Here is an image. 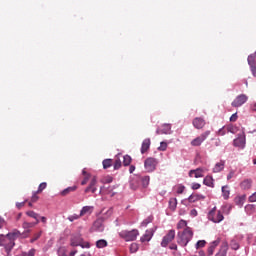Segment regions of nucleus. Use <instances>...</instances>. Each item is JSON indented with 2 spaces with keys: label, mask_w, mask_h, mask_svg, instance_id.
<instances>
[{
  "label": "nucleus",
  "mask_w": 256,
  "mask_h": 256,
  "mask_svg": "<svg viewBox=\"0 0 256 256\" xmlns=\"http://www.w3.org/2000/svg\"><path fill=\"white\" fill-rule=\"evenodd\" d=\"M193 228L186 227L182 232H178L177 234V243L181 247H187L190 241L193 239Z\"/></svg>",
  "instance_id": "1"
},
{
  "label": "nucleus",
  "mask_w": 256,
  "mask_h": 256,
  "mask_svg": "<svg viewBox=\"0 0 256 256\" xmlns=\"http://www.w3.org/2000/svg\"><path fill=\"white\" fill-rule=\"evenodd\" d=\"M225 209H227V205L222 206V211L221 210L217 211V207H213L208 212L209 221H212V223H221V221L225 219V216H223V213H225Z\"/></svg>",
  "instance_id": "2"
},
{
  "label": "nucleus",
  "mask_w": 256,
  "mask_h": 256,
  "mask_svg": "<svg viewBox=\"0 0 256 256\" xmlns=\"http://www.w3.org/2000/svg\"><path fill=\"white\" fill-rule=\"evenodd\" d=\"M70 245H71V247H81L82 249H90L91 248V244H89V242H85V240H83V237L81 236V234L72 235V237L70 239Z\"/></svg>",
  "instance_id": "3"
},
{
  "label": "nucleus",
  "mask_w": 256,
  "mask_h": 256,
  "mask_svg": "<svg viewBox=\"0 0 256 256\" xmlns=\"http://www.w3.org/2000/svg\"><path fill=\"white\" fill-rule=\"evenodd\" d=\"M119 237L124 239V241H135L137 237H139V230L132 229V230H122L119 232Z\"/></svg>",
  "instance_id": "4"
},
{
  "label": "nucleus",
  "mask_w": 256,
  "mask_h": 256,
  "mask_svg": "<svg viewBox=\"0 0 256 256\" xmlns=\"http://www.w3.org/2000/svg\"><path fill=\"white\" fill-rule=\"evenodd\" d=\"M157 165H159L157 158L148 157L144 161V169L147 171V173H153V171L157 169Z\"/></svg>",
  "instance_id": "5"
},
{
  "label": "nucleus",
  "mask_w": 256,
  "mask_h": 256,
  "mask_svg": "<svg viewBox=\"0 0 256 256\" xmlns=\"http://www.w3.org/2000/svg\"><path fill=\"white\" fill-rule=\"evenodd\" d=\"M211 135V131L207 130L206 132L202 133L200 136L196 137L191 141L192 147H199Z\"/></svg>",
  "instance_id": "6"
},
{
  "label": "nucleus",
  "mask_w": 256,
  "mask_h": 256,
  "mask_svg": "<svg viewBox=\"0 0 256 256\" xmlns=\"http://www.w3.org/2000/svg\"><path fill=\"white\" fill-rule=\"evenodd\" d=\"M175 239V230L171 229L168 233L163 236L161 241V247H167Z\"/></svg>",
  "instance_id": "7"
},
{
  "label": "nucleus",
  "mask_w": 256,
  "mask_h": 256,
  "mask_svg": "<svg viewBox=\"0 0 256 256\" xmlns=\"http://www.w3.org/2000/svg\"><path fill=\"white\" fill-rule=\"evenodd\" d=\"M249 97L245 94L238 95L232 102V107H241L247 103Z\"/></svg>",
  "instance_id": "8"
},
{
  "label": "nucleus",
  "mask_w": 256,
  "mask_h": 256,
  "mask_svg": "<svg viewBox=\"0 0 256 256\" xmlns=\"http://www.w3.org/2000/svg\"><path fill=\"white\" fill-rule=\"evenodd\" d=\"M21 236V231L14 229L12 232H9L8 234L4 235V241L5 239H8L9 243H15L17 239Z\"/></svg>",
  "instance_id": "9"
},
{
  "label": "nucleus",
  "mask_w": 256,
  "mask_h": 256,
  "mask_svg": "<svg viewBox=\"0 0 256 256\" xmlns=\"http://www.w3.org/2000/svg\"><path fill=\"white\" fill-rule=\"evenodd\" d=\"M203 199H205L203 194H191L187 199L182 200V205L187 206V201H189V203H196V201H201Z\"/></svg>",
  "instance_id": "10"
},
{
  "label": "nucleus",
  "mask_w": 256,
  "mask_h": 256,
  "mask_svg": "<svg viewBox=\"0 0 256 256\" xmlns=\"http://www.w3.org/2000/svg\"><path fill=\"white\" fill-rule=\"evenodd\" d=\"M85 193H97V176H93L89 185L84 190Z\"/></svg>",
  "instance_id": "11"
},
{
  "label": "nucleus",
  "mask_w": 256,
  "mask_h": 256,
  "mask_svg": "<svg viewBox=\"0 0 256 256\" xmlns=\"http://www.w3.org/2000/svg\"><path fill=\"white\" fill-rule=\"evenodd\" d=\"M245 143H246L245 133L238 135V137L235 138L233 141L234 147H241L242 149L245 148Z\"/></svg>",
  "instance_id": "12"
},
{
  "label": "nucleus",
  "mask_w": 256,
  "mask_h": 256,
  "mask_svg": "<svg viewBox=\"0 0 256 256\" xmlns=\"http://www.w3.org/2000/svg\"><path fill=\"white\" fill-rule=\"evenodd\" d=\"M156 135H171V124H163L161 128H157Z\"/></svg>",
  "instance_id": "13"
},
{
  "label": "nucleus",
  "mask_w": 256,
  "mask_h": 256,
  "mask_svg": "<svg viewBox=\"0 0 256 256\" xmlns=\"http://www.w3.org/2000/svg\"><path fill=\"white\" fill-rule=\"evenodd\" d=\"M154 233H155V230H153V228L146 230L144 235L140 238L141 243L151 241V239H153Z\"/></svg>",
  "instance_id": "14"
},
{
  "label": "nucleus",
  "mask_w": 256,
  "mask_h": 256,
  "mask_svg": "<svg viewBox=\"0 0 256 256\" xmlns=\"http://www.w3.org/2000/svg\"><path fill=\"white\" fill-rule=\"evenodd\" d=\"M92 231H96L97 233H103L105 231V226H103V220H96L93 223Z\"/></svg>",
  "instance_id": "15"
},
{
  "label": "nucleus",
  "mask_w": 256,
  "mask_h": 256,
  "mask_svg": "<svg viewBox=\"0 0 256 256\" xmlns=\"http://www.w3.org/2000/svg\"><path fill=\"white\" fill-rule=\"evenodd\" d=\"M227 251H229V242H227V240H224L222 242L219 252L216 253L215 256H227Z\"/></svg>",
  "instance_id": "16"
},
{
  "label": "nucleus",
  "mask_w": 256,
  "mask_h": 256,
  "mask_svg": "<svg viewBox=\"0 0 256 256\" xmlns=\"http://www.w3.org/2000/svg\"><path fill=\"white\" fill-rule=\"evenodd\" d=\"M219 243H221V238H217L210 243V246L208 247V256H211L213 253H215V249L219 246Z\"/></svg>",
  "instance_id": "17"
},
{
  "label": "nucleus",
  "mask_w": 256,
  "mask_h": 256,
  "mask_svg": "<svg viewBox=\"0 0 256 256\" xmlns=\"http://www.w3.org/2000/svg\"><path fill=\"white\" fill-rule=\"evenodd\" d=\"M205 120L203 118H199L196 117L193 121H192V125L193 127H195V129H203V127H205Z\"/></svg>",
  "instance_id": "18"
},
{
  "label": "nucleus",
  "mask_w": 256,
  "mask_h": 256,
  "mask_svg": "<svg viewBox=\"0 0 256 256\" xmlns=\"http://www.w3.org/2000/svg\"><path fill=\"white\" fill-rule=\"evenodd\" d=\"M151 147V139L146 138L143 140L142 145H141V153L142 155H145V153H147V151H149V148Z\"/></svg>",
  "instance_id": "19"
},
{
  "label": "nucleus",
  "mask_w": 256,
  "mask_h": 256,
  "mask_svg": "<svg viewBox=\"0 0 256 256\" xmlns=\"http://www.w3.org/2000/svg\"><path fill=\"white\" fill-rule=\"evenodd\" d=\"M137 181L141 182L142 187L146 189V187H149V182L151 181V178L149 176H137Z\"/></svg>",
  "instance_id": "20"
},
{
  "label": "nucleus",
  "mask_w": 256,
  "mask_h": 256,
  "mask_svg": "<svg viewBox=\"0 0 256 256\" xmlns=\"http://www.w3.org/2000/svg\"><path fill=\"white\" fill-rule=\"evenodd\" d=\"M225 169V160H220V162H217L215 166L213 167L212 171L213 173H221Z\"/></svg>",
  "instance_id": "21"
},
{
  "label": "nucleus",
  "mask_w": 256,
  "mask_h": 256,
  "mask_svg": "<svg viewBox=\"0 0 256 256\" xmlns=\"http://www.w3.org/2000/svg\"><path fill=\"white\" fill-rule=\"evenodd\" d=\"M239 236H235L233 239L230 241V247L233 251H239V248L241 247L239 245Z\"/></svg>",
  "instance_id": "22"
},
{
  "label": "nucleus",
  "mask_w": 256,
  "mask_h": 256,
  "mask_svg": "<svg viewBox=\"0 0 256 256\" xmlns=\"http://www.w3.org/2000/svg\"><path fill=\"white\" fill-rule=\"evenodd\" d=\"M1 247H4L7 255H11V251H13V247H15V242L5 243V240H4L3 245H1Z\"/></svg>",
  "instance_id": "23"
},
{
  "label": "nucleus",
  "mask_w": 256,
  "mask_h": 256,
  "mask_svg": "<svg viewBox=\"0 0 256 256\" xmlns=\"http://www.w3.org/2000/svg\"><path fill=\"white\" fill-rule=\"evenodd\" d=\"M193 173H194L195 179H199V178L203 177V168H197L195 170H190L189 177H192Z\"/></svg>",
  "instance_id": "24"
},
{
  "label": "nucleus",
  "mask_w": 256,
  "mask_h": 256,
  "mask_svg": "<svg viewBox=\"0 0 256 256\" xmlns=\"http://www.w3.org/2000/svg\"><path fill=\"white\" fill-rule=\"evenodd\" d=\"M215 180L213 179V176H206L203 179V185H206V187H215Z\"/></svg>",
  "instance_id": "25"
},
{
  "label": "nucleus",
  "mask_w": 256,
  "mask_h": 256,
  "mask_svg": "<svg viewBox=\"0 0 256 256\" xmlns=\"http://www.w3.org/2000/svg\"><path fill=\"white\" fill-rule=\"evenodd\" d=\"M93 209H95L93 206H84L80 210V216L83 217L84 215H91L93 213Z\"/></svg>",
  "instance_id": "26"
},
{
  "label": "nucleus",
  "mask_w": 256,
  "mask_h": 256,
  "mask_svg": "<svg viewBox=\"0 0 256 256\" xmlns=\"http://www.w3.org/2000/svg\"><path fill=\"white\" fill-rule=\"evenodd\" d=\"M75 191H77V186H75V185L74 186H70V187L62 190L60 192V195H62V197H67V195H69V193H73Z\"/></svg>",
  "instance_id": "27"
},
{
  "label": "nucleus",
  "mask_w": 256,
  "mask_h": 256,
  "mask_svg": "<svg viewBox=\"0 0 256 256\" xmlns=\"http://www.w3.org/2000/svg\"><path fill=\"white\" fill-rule=\"evenodd\" d=\"M35 225H37L35 222H23L22 227L25 229L24 233H31L30 229L35 227Z\"/></svg>",
  "instance_id": "28"
},
{
  "label": "nucleus",
  "mask_w": 256,
  "mask_h": 256,
  "mask_svg": "<svg viewBox=\"0 0 256 256\" xmlns=\"http://www.w3.org/2000/svg\"><path fill=\"white\" fill-rule=\"evenodd\" d=\"M26 215L28 216V217H31L32 219H35V221L36 222H34V223H36V225H39V214L38 213H36L35 211H33V210H30V211H27L26 212Z\"/></svg>",
  "instance_id": "29"
},
{
  "label": "nucleus",
  "mask_w": 256,
  "mask_h": 256,
  "mask_svg": "<svg viewBox=\"0 0 256 256\" xmlns=\"http://www.w3.org/2000/svg\"><path fill=\"white\" fill-rule=\"evenodd\" d=\"M255 59H256V51L254 53L250 54L247 58L249 67H253L256 65Z\"/></svg>",
  "instance_id": "30"
},
{
  "label": "nucleus",
  "mask_w": 256,
  "mask_h": 256,
  "mask_svg": "<svg viewBox=\"0 0 256 256\" xmlns=\"http://www.w3.org/2000/svg\"><path fill=\"white\" fill-rule=\"evenodd\" d=\"M231 195V191L229 190V186H222V197L225 201L229 199V196Z\"/></svg>",
  "instance_id": "31"
},
{
  "label": "nucleus",
  "mask_w": 256,
  "mask_h": 256,
  "mask_svg": "<svg viewBox=\"0 0 256 256\" xmlns=\"http://www.w3.org/2000/svg\"><path fill=\"white\" fill-rule=\"evenodd\" d=\"M252 183L253 181H251L250 179H246L240 183V187L241 189H244V191H247V189L251 187Z\"/></svg>",
  "instance_id": "32"
},
{
  "label": "nucleus",
  "mask_w": 256,
  "mask_h": 256,
  "mask_svg": "<svg viewBox=\"0 0 256 256\" xmlns=\"http://www.w3.org/2000/svg\"><path fill=\"white\" fill-rule=\"evenodd\" d=\"M108 245L109 243L105 239H100L96 241L97 249H105V247H107Z\"/></svg>",
  "instance_id": "33"
},
{
  "label": "nucleus",
  "mask_w": 256,
  "mask_h": 256,
  "mask_svg": "<svg viewBox=\"0 0 256 256\" xmlns=\"http://www.w3.org/2000/svg\"><path fill=\"white\" fill-rule=\"evenodd\" d=\"M234 203L238 207H243V205L245 204V196H237V197H235Z\"/></svg>",
  "instance_id": "34"
},
{
  "label": "nucleus",
  "mask_w": 256,
  "mask_h": 256,
  "mask_svg": "<svg viewBox=\"0 0 256 256\" xmlns=\"http://www.w3.org/2000/svg\"><path fill=\"white\" fill-rule=\"evenodd\" d=\"M103 169H109L113 165V159H104L102 162Z\"/></svg>",
  "instance_id": "35"
},
{
  "label": "nucleus",
  "mask_w": 256,
  "mask_h": 256,
  "mask_svg": "<svg viewBox=\"0 0 256 256\" xmlns=\"http://www.w3.org/2000/svg\"><path fill=\"white\" fill-rule=\"evenodd\" d=\"M169 207L170 209H172V211H175L177 209V198H170Z\"/></svg>",
  "instance_id": "36"
},
{
  "label": "nucleus",
  "mask_w": 256,
  "mask_h": 256,
  "mask_svg": "<svg viewBox=\"0 0 256 256\" xmlns=\"http://www.w3.org/2000/svg\"><path fill=\"white\" fill-rule=\"evenodd\" d=\"M132 158L129 155L123 156V165L124 167H129L131 165Z\"/></svg>",
  "instance_id": "37"
},
{
  "label": "nucleus",
  "mask_w": 256,
  "mask_h": 256,
  "mask_svg": "<svg viewBox=\"0 0 256 256\" xmlns=\"http://www.w3.org/2000/svg\"><path fill=\"white\" fill-rule=\"evenodd\" d=\"M149 223H153V216H149L141 222V227H147Z\"/></svg>",
  "instance_id": "38"
},
{
  "label": "nucleus",
  "mask_w": 256,
  "mask_h": 256,
  "mask_svg": "<svg viewBox=\"0 0 256 256\" xmlns=\"http://www.w3.org/2000/svg\"><path fill=\"white\" fill-rule=\"evenodd\" d=\"M187 222L183 219H181L178 223H177V229H187Z\"/></svg>",
  "instance_id": "39"
},
{
  "label": "nucleus",
  "mask_w": 256,
  "mask_h": 256,
  "mask_svg": "<svg viewBox=\"0 0 256 256\" xmlns=\"http://www.w3.org/2000/svg\"><path fill=\"white\" fill-rule=\"evenodd\" d=\"M41 235H43V231H39L38 233H35L32 239L30 240V243H35V241L41 238Z\"/></svg>",
  "instance_id": "40"
},
{
  "label": "nucleus",
  "mask_w": 256,
  "mask_h": 256,
  "mask_svg": "<svg viewBox=\"0 0 256 256\" xmlns=\"http://www.w3.org/2000/svg\"><path fill=\"white\" fill-rule=\"evenodd\" d=\"M139 251V245L137 243H132L130 245V253H137Z\"/></svg>",
  "instance_id": "41"
},
{
  "label": "nucleus",
  "mask_w": 256,
  "mask_h": 256,
  "mask_svg": "<svg viewBox=\"0 0 256 256\" xmlns=\"http://www.w3.org/2000/svg\"><path fill=\"white\" fill-rule=\"evenodd\" d=\"M45 189H47V183L46 182H42L38 186L37 193H42L43 191H45Z\"/></svg>",
  "instance_id": "42"
},
{
  "label": "nucleus",
  "mask_w": 256,
  "mask_h": 256,
  "mask_svg": "<svg viewBox=\"0 0 256 256\" xmlns=\"http://www.w3.org/2000/svg\"><path fill=\"white\" fill-rule=\"evenodd\" d=\"M205 245H207V241L205 240H199L196 245L195 248L196 249H201V247H205Z\"/></svg>",
  "instance_id": "43"
},
{
  "label": "nucleus",
  "mask_w": 256,
  "mask_h": 256,
  "mask_svg": "<svg viewBox=\"0 0 256 256\" xmlns=\"http://www.w3.org/2000/svg\"><path fill=\"white\" fill-rule=\"evenodd\" d=\"M80 217H81V214H73L68 216V221L73 223V221H77V219H79Z\"/></svg>",
  "instance_id": "44"
},
{
  "label": "nucleus",
  "mask_w": 256,
  "mask_h": 256,
  "mask_svg": "<svg viewBox=\"0 0 256 256\" xmlns=\"http://www.w3.org/2000/svg\"><path fill=\"white\" fill-rule=\"evenodd\" d=\"M227 131L228 133H232L233 135H235V133H237V127L230 125L227 127Z\"/></svg>",
  "instance_id": "45"
},
{
  "label": "nucleus",
  "mask_w": 256,
  "mask_h": 256,
  "mask_svg": "<svg viewBox=\"0 0 256 256\" xmlns=\"http://www.w3.org/2000/svg\"><path fill=\"white\" fill-rule=\"evenodd\" d=\"M183 191H185V186L183 184H179L177 186V190H176L177 194L181 195V194H183Z\"/></svg>",
  "instance_id": "46"
},
{
  "label": "nucleus",
  "mask_w": 256,
  "mask_h": 256,
  "mask_svg": "<svg viewBox=\"0 0 256 256\" xmlns=\"http://www.w3.org/2000/svg\"><path fill=\"white\" fill-rule=\"evenodd\" d=\"M121 165H122V163H121L120 159L115 160L114 170L117 171V170L121 169Z\"/></svg>",
  "instance_id": "47"
},
{
  "label": "nucleus",
  "mask_w": 256,
  "mask_h": 256,
  "mask_svg": "<svg viewBox=\"0 0 256 256\" xmlns=\"http://www.w3.org/2000/svg\"><path fill=\"white\" fill-rule=\"evenodd\" d=\"M158 151H167V142H161Z\"/></svg>",
  "instance_id": "48"
},
{
  "label": "nucleus",
  "mask_w": 256,
  "mask_h": 256,
  "mask_svg": "<svg viewBox=\"0 0 256 256\" xmlns=\"http://www.w3.org/2000/svg\"><path fill=\"white\" fill-rule=\"evenodd\" d=\"M254 209H255V205L253 204H248L245 206L246 213H251V211H253Z\"/></svg>",
  "instance_id": "49"
},
{
  "label": "nucleus",
  "mask_w": 256,
  "mask_h": 256,
  "mask_svg": "<svg viewBox=\"0 0 256 256\" xmlns=\"http://www.w3.org/2000/svg\"><path fill=\"white\" fill-rule=\"evenodd\" d=\"M66 252H67V250L65 248H59L58 255L59 256H69V255H67Z\"/></svg>",
  "instance_id": "50"
},
{
  "label": "nucleus",
  "mask_w": 256,
  "mask_h": 256,
  "mask_svg": "<svg viewBox=\"0 0 256 256\" xmlns=\"http://www.w3.org/2000/svg\"><path fill=\"white\" fill-rule=\"evenodd\" d=\"M37 193H39V192H37V191L33 192V195H32V198H31L32 203H35L39 200V196H37Z\"/></svg>",
  "instance_id": "51"
},
{
  "label": "nucleus",
  "mask_w": 256,
  "mask_h": 256,
  "mask_svg": "<svg viewBox=\"0 0 256 256\" xmlns=\"http://www.w3.org/2000/svg\"><path fill=\"white\" fill-rule=\"evenodd\" d=\"M90 177L91 174H87V176H85L84 179L81 181V185H87Z\"/></svg>",
  "instance_id": "52"
},
{
  "label": "nucleus",
  "mask_w": 256,
  "mask_h": 256,
  "mask_svg": "<svg viewBox=\"0 0 256 256\" xmlns=\"http://www.w3.org/2000/svg\"><path fill=\"white\" fill-rule=\"evenodd\" d=\"M192 189L197 191V189H201V184L199 183H192Z\"/></svg>",
  "instance_id": "53"
},
{
  "label": "nucleus",
  "mask_w": 256,
  "mask_h": 256,
  "mask_svg": "<svg viewBox=\"0 0 256 256\" xmlns=\"http://www.w3.org/2000/svg\"><path fill=\"white\" fill-rule=\"evenodd\" d=\"M233 177H235V171L232 170L227 175V181H230V179H233Z\"/></svg>",
  "instance_id": "54"
},
{
  "label": "nucleus",
  "mask_w": 256,
  "mask_h": 256,
  "mask_svg": "<svg viewBox=\"0 0 256 256\" xmlns=\"http://www.w3.org/2000/svg\"><path fill=\"white\" fill-rule=\"evenodd\" d=\"M249 201H250V203H255V202H256V192L253 193V194L249 197Z\"/></svg>",
  "instance_id": "55"
},
{
  "label": "nucleus",
  "mask_w": 256,
  "mask_h": 256,
  "mask_svg": "<svg viewBox=\"0 0 256 256\" xmlns=\"http://www.w3.org/2000/svg\"><path fill=\"white\" fill-rule=\"evenodd\" d=\"M227 132L225 131V126H223L222 128H220L218 130V135H221L223 137V135H225Z\"/></svg>",
  "instance_id": "56"
},
{
  "label": "nucleus",
  "mask_w": 256,
  "mask_h": 256,
  "mask_svg": "<svg viewBox=\"0 0 256 256\" xmlns=\"http://www.w3.org/2000/svg\"><path fill=\"white\" fill-rule=\"evenodd\" d=\"M250 71H251L253 77H256V65L250 66Z\"/></svg>",
  "instance_id": "57"
},
{
  "label": "nucleus",
  "mask_w": 256,
  "mask_h": 256,
  "mask_svg": "<svg viewBox=\"0 0 256 256\" xmlns=\"http://www.w3.org/2000/svg\"><path fill=\"white\" fill-rule=\"evenodd\" d=\"M237 113H234V114H232L231 115V117H230V121L232 122V123H235V121H237Z\"/></svg>",
  "instance_id": "58"
},
{
  "label": "nucleus",
  "mask_w": 256,
  "mask_h": 256,
  "mask_svg": "<svg viewBox=\"0 0 256 256\" xmlns=\"http://www.w3.org/2000/svg\"><path fill=\"white\" fill-rule=\"evenodd\" d=\"M190 215H191V217H197V215H198L197 209H192L190 211Z\"/></svg>",
  "instance_id": "59"
},
{
  "label": "nucleus",
  "mask_w": 256,
  "mask_h": 256,
  "mask_svg": "<svg viewBox=\"0 0 256 256\" xmlns=\"http://www.w3.org/2000/svg\"><path fill=\"white\" fill-rule=\"evenodd\" d=\"M169 249H171L172 251H177V244H171L169 246Z\"/></svg>",
  "instance_id": "60"
},
{
  "label": "nucleus",
  "mask_w": 256,
  "mask_h": 256,
  "mask_svg": "<svg viewBox=\"0 0 256 256\" xmlns=\"http://www.w3.org/2000/svg\"><path fill=\"white\" fill-rule=\"evenodd\" d=\"M5 241V235L0 234V247L3 245V242Z\"/></svg>",
  "instance_id": "61"
},
{
  "label": "nucleus",
  "mask_w": 256,
  "mask_h": 256,
  "mask_svg": "<svg viewBox=\"0 0 256 256\" xmlns=\"http://www.w3.org/2000/svg\"><path fill=\"white\" fill-rule=\"evenodd\" d=\"M39 219L41 220L42 223H47V217L45 216H40Z\"/></svg>",
  "instance_id": "62"
},
{
  "label": "nucleus",
  "mask_w": 256,
  "mask_h": 256,
  "mask_svg": "<svg viewBox=\"0 0 256 256\" xmlns=\"http://www.w3.org/2000/svg\"><path fill=\"white\" fill-rule=\"evenodd\" d=\"M135 172V165H131L129 167V173H134Z\"/></svg>",
  "instance_id": "63"
},
{
  "label": "nucleus",
  "mask_w": 256,
  "mask_h": 256,
  "mask_svg": "<svg viewBox=\"0 0 256 256\" xmlns=\"http://www.w3.org/2000/svg\"><path fill=\"white\" fill-rule=\"evenodd\" d=\"M75 255H77V250L71 251L68 256H75Z\"/></svg>",
  "instance_id": "64"
}]
</instances>
